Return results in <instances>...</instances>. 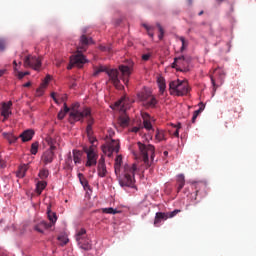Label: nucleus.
Here are the masks:
<instances>
[{"mask_svg":"<svg viewBox=\"0 0 256 256\" xmlns=\"http://www.w3.org/2000/svg\"><path fill=\"white\" fill-rule=\"evenodd\" d=\"M173 69H176V71H181L182 73H187L189 71V68L181 65H172Z\"/></svg>","mask_w":256,"mask_h":256,"instance_id":"obj_38","label":"nucleus"},{"mask_svg":"<svg viewBox=\"0 0 256 256\" xmlns=\"http://www.w3.org/2000/svg\"><path fill=\"white\" fill-rule=\"evenodd\" d=\"M177 191L179 193V191H181V189H183V187H185V175L180 174L177 176Z\"/></svg>","mask_w":256,"mask_h":256,"instance_id":"obj_29","label":"nucleus"},{"mask_svg":"<svg viewBox=\"0 0 256 256\" xmlns=\"http://www.w3.org/2000/svg\"><path fill=\"white\" fill-rule=\"evenodd\" d=\"M86 133H87V136L93 135V126L87 125V127H86Z\"/></svg>","mask_w":256,"mask_h":256,"instance_id":"obj_45","label":"nucleus"},{"mask_svg":"<svg viewBox=\"0 0 256 256\" xmlns=\"http://www.w3.org/2000/svg\"><path fill=\"white\" fill-rule=\"evenodd\" d=\"M98 177H107V165L105 164V156H101L97 164Z\"/></svg>","mask_w":256,"mask_h":256,"instance_id":"obj_12","label":"nucleus"},{"mask_svg":"<svg viewBox=\"0 0 256 256\" xmlns=\"http://www.w3.org/2000/svg\"><path fill=\"white\" fill-rule=\"evenodd\" d=\"M203 109H205V106L200 107L198 110L194 111V115L199 117V115H201V113H203Z\"/></svg>","mask_w":256,"mask_h":256,"instance_id":"obj_48","label":"nucleus"},{"mask_svg":"<svg viewBox=\"0 0 256 256\" xmlns=\"http://www.w3.org/2000/svg\"><path fill=\"white\" fill-rule=\"evenodd\" d=\"M140 129H141V128L135 126V127H133V128L131 129V132H132V133H139Z\"/></svg>","mask_w":256,"mask_h":256,"instance_id":"obj_53","label":"nucleus"},{"mask_svg":"<svg viewBox=\"0 0 256 256\" xmlns=\"http://www.w3.org/2000/svg\"><path fill=\"white\" fill-rule=\"evenodd\" d=\"M100 49L101 51H107L108 53H111V51H113L111 46H100Z\"/></svg>","mask_w":256,"mask_h":256,"instance_id":"obj_46","label":"nucleus"},{"mask_svg":"<svg viewBox=\"0 0 256 256\" xmlns=\"http://www.w3.org/2000/svg\"><path fill=\"white\" fill-rule=\"evenodd\" d=\"M32 69H34V71H41V65H34Z\"/></svg>","mask_w":256,"mask_h":256,"instance_id":"obj_54","label":"nucleus"},{"mask_svg":"<svg viewBox=\"0 0 256 256\" xmlns=\"http://www.w3.org/2000/svg\"><path fill=\"white\" fill-rule=\"evenodd\" d=\"M88 140L90 141L91 145H95V143H97V138H95V136H93V134H90V136H87Z\"/></svg>","mask_w":256,"mask_h":256,"instance_id":"obj_44","label":"nucleus"},{"mask_svg":"<svg viewBox=\"0 0 256 256\" xmlns=\"http://www.w3.org/2000/svg\"><path fill=\"white\" fill-rule=\"evenodd\" d=\"M197 115L196 114H193V117H192V123H195V121H197Z\"/></svg>","mask_w":256,"mask_h":256,"instance_id":"obj_59","label":"nucleus"},{"mask_svg":"<svg viewBox=\"0 0 256 256\" xmlns=\"http://www.w3.org/2000/svg\"><path fill=\"white\" fill-rule=\"evenodd\" d=\"M28 169H29L28 164H23L22 166H20L18 168V171L16 172L17 177H19L20 179H23V177H25V173H27Z\"/></svg>","mask_w":256,"mask_h":256,"instance_id":"obj_27","label":"nucleus"},{"mask_svg":"<svg viewBox=\"0 0 256 256\" xmlns=\"http://www.w3.org/2000/svg\"><path fill=\"white\" fill-rule=\"evenodd\" d=\"M85 63H89V60L81 52L70 57L69 65H85Z\"/></svg>","mask_w":256,"mask_h":256,"instance_id":"obj_11","label":"nucleus"},{"mask_svg":"<svg viewBox=\"0 0 256 256\" xmlns=\"http://www.w3.org/2000/svg\"><path fill=\"white\" fill-rule=\"evenodd\" d=\"M58 241H60V245L63 247L69 243V239L65 236H59Z\"/></svg>","mask_w":256,"mask_h":256,"instance_id":"obj_40","label":"nucleus"},{"mask_svg":"<svg viewBox=\"0 0 256 256\" xmlns=\"http://www.w3.org/2000/svg\"><path fill=\"white\" fill-rule=\"evenodd\" d=\"M155 139L158 142L166 141L167 138L165 137V131L157 129L155 134Z\"/></svg>","mask_w":256,"mask_h":256,"instance_id":"obj_30","label":"nucleus"},{"mask_svg":"<svg viewBox=\"0 0 256 256\" xmlns=\"http://www.w3.org/2000/svg\"><path fill=\"white\" fill-rule=\"evenodd\" d=\"M194 189H195V197L194 200L197 201V195L201 193V191H205L207 189V185L203 182H197L194 184Z\"/></svg>","mask_w":256,"mask_h":256,"instance_id":"obj_22","label":"nucleus"},{"mask_svg":"<svg viewBox=\"0 0 256 256\" xmlns=\"http://www.w3.org/2000/svg\"><path fill=\"white\" fill-rule=\"evenodd\" d=\"M51 81V75H47L42 83L40 84V87L36 89V97H43L45 93V89L49 86V82Z\"/></svg>","mask_w":256,"mask_h":256,"instance_id":"obj_13","label":"nucleus"},{"mask_svg":"<svg viewBox=\"0 0 256 256\" xmlns=\"http://www.w3.org/2000/svg\"><path fill=\"white\" fill-rule=\"evenodd\" d=\"M213 73H214V75L220 77L221 79H222V77H225V70H223V67H221V66L214 68Z\"/></svg>","mask_w":256,"mask_h":256,"instance_id":"obj_32","label":"nucleus"},{"mask_svg":"<svg viewBox=\"0 0 256 256\" xmlns=\"http://www.w3.org/2000/svg\"><path fill=\"white\" fill-rule=\"evenodd\" d=\"M51 227H53V224H50L47 221H40L34 226V229L38 233H45V231H47V229H51Z\"/></svg>","mask_w":256,"mask_h":256,"instance_id":"obj_15","label":"nucleus"},{"mask_svg":"<svg viewBox=\"0 0 256 256\" xmlns=\"http://www.w3.org/2000/svg\"><path fill=\"white\" fill-rule=\"evenodd\" d=\"M157 83H158L160 93H165V90L167 89V84L165 83V78L163 76H158Z\"/></svg>","mask_w":256,"mask_h":256,"instance_id":"obj_25","label":"nucleus"},{"mask_svg":"<svg viewBox=\"0 0 256 256\" xmlns=\"http://www.w3.org/2000/svg\"><path fill=\"white\" fill-rule=\"evenodd\" d=\"M43 62L41 61V58L37 56H26L24 59L25 65H41Z\"/></svg>","mask_w":256,"mask_h":256,"instance_id":"obj_17","label":"nucleus"},{"mask_svg":"<svg viewBox=\"0 0 256 256\" xmlns=\"http://www.w3.org/2000/svg\"><path fill=\"white\" fill-rule=\"evenodd\" d=\"M177 59L178 58H175L174 62L172 63V65H177Z\"/></svg>","mask_w":256,"mask_h":256,"instance_id":"obj_64","label":"nucleus"},{"mask_svg":"<svg viewBox=\"0 0 256 256\" xmlns=\"http://www.w3.org/2000/svg\"><path fill=\"white\" fill-rule=\"evenodd\" d=\"M96 148V145H91L89 148H84V153L87 155L85 167H95V165H97L99 154H97Z\"/></svg>","mask_w":256,"mask_h":256,"instance_id":"obj_7","label":"nucleus"},{"mask_svg":"<svg viewBox=\"0 0 256 256\" xmlns=\"http://www.w3.org/2000/svg\"><path fill=\"white\" fill-rule=\"evenodd\" d=\"M177 213H181V210H174L172 212H157L154 220V225L157 227L161 221H167V219H173L177 215Z\"/></svg>","mask_w":256,"mask_h":256,"instance_id":"obj_10","label":"nucleus"},{"mask_svg":"<svg viewBox=\"0 0 256 256\" xmlns=\"http://www.w3.org/2000/svg\"><path fill=\"white\" fill-rule=\"evenodd\" d=\"M47 215H48V219L50 221V225H55V223H57V214H55V212L51 211V207L47 208Z\"/></svg>","mask_w":256,"mask_h":256,"instance_id":"obj_26","label":"nucleus"},{"mask_svg":"<svg viewBox=\"0 0 256 256\" xmlns=\"http://www.w3.org/2000/svg\"><path fill=\"white\" fill-rule=\"evenodd\" d=\"M143 27H144V29H146V31H147L149 37H151V38L153 39V37H154V35H155V34L153 33L154 27H153V26H149V25H147V24H143Z\"/></svg>","mask_w":256,"mask_h":256,"instance_id":"obj_37","label":"nucleus"},{"mask_svg":"<svg viewBox=\"0 0 256 256\" xmlns=\"http://www.w3.org/2000/svg\"><path fill=\"white\" fill-rule=\"evenodd\" d=\"M170 94L175 95L176 97H183L188 95L191 91L189 83L187 80H174L169 83Z\"/></svg>","mask_w":256,"mask_h":256,"instance_id":"obj_3","label":"nucleus"},{"mask_svg":"<svg viewBox=\"0 0 256 256\" xmlns=\"http://www.w3.org/2000/svg\"><path fill=\"white\" fill-rule=\"evenodd\" d=\"M138 99L144 105V107H155L157 105V98L151 94L149 91H143L138 93Z\"/></svg>","mask_w":256,"mask_h":256,"instance_id":"obj_9","label":"nucleus"},{"mask_svg":"<svg viewBox=\"0 0 256 256\" xmlns=\"http://www.w3.org/2000/svg\"><path fill=\"white\" fill-rule=\"evenodd\" d=\"M211 83L213 85V91H217V84L215 83V78H213V76H211Z\"/></svg>","mask_w":256,"mask_h":256,"instance_id":"obj_50","label":"nucleus"},{"mask_svg":"<svg viewBox=\"0 0 256 256\" xmlns=\"http://www.w3.org/2000/svg\"><path fill=\"white\" fill-rule=\"evenodd\" d=\"M31 85V82H27L25 84H23V87H29Z\"/></svg>","mask_w":256,"mask_h":256,"instance_id":"obj_60","label":"nucleus"},{"mask_svg":"<svg viewBox=\"0 0 256 256\" xmlns=\"http://www.w3.org/2000/svg\"><path fill=\"white\" fill-rule=\"evenodd\" d=\"M66 163L68 165H71V163H73V160L71 159V156L68 157V159L66 160Z\"/></svg>","mask_w":256,"mask_h":256,"instance_id":"obj_57","label":"nucleus"},{"mask_svg":"<svg viewBox=\"0 0 256 256\" xmlns=\"http://www.w3.org/2000/svg\"><path fill=\"white\" fill-rule=\"evenodd\" d=\"M7 70L5 69H0V77H3V75H5Z\"/></svg>","mask_w":256,"mask_h":256,"instance_id":"obj_58","label":"nucleus"},{"mask_svg":"<svg viewBox=\"0 0 256 256\" xmlns=\"http://www.w3.org/2000/svg\"><path fill=\"white\" fill-rule=\"evenodd\" d=\"M27 75H30L29 71H25V72L17 71L16 72V77L18 79H23L24 77H27Z\"/></svg>","mask_w":256,"mask_h":256,"instance_id":"obj_41","label":"nucleus"},{"mask_svg":"<svg viewBox=\"0 0 256 256\" xmlns=\"http://www.w3.org/2000/svg\"><path fill=\"white\" fill-rule=\"evenodd\" d=\"M47 187V182H38L36 186V192L38 195H41L43 193V190Z\"/></svg>","mask_w":256,"mask_h":256,"instance_id":"obj_33","label":"nucleus"},{"mask_svg":"<svg viewBox=\"0 0 256 256\" xmlns=\"http://www.w3.org/2000/svg\"><path fill=\"white\" fill-rule=\"evenodd\" d=\"M188 5H193V0H187Z\"/></svg>","mask_w":256,"mask_h":256,"instance_id":"obj_63","label":"nucleus"},{"mask_svg":"<svg viewBox=\"0 0 256 256\" xmlns=\"http://www.w3.org/2000/svg\"><path fill=\"white\" fill-rule=\"evenodd\" d=\"M163 155H164V157H167L169 155V152L168 151H164Z\"/></svg>","mask_w":256,"mask_h":256,"instance_id":"obj_62","label":"nucleus"},{"mask_svg":"<svg viewBox=\"0 0 256 256\" xmlns=\"http://www.w3.org/2000/svg\"><path fill=\"white\" fill-rule=\"evenodd\" d=\"M118 123L120 127H128L129 126V116L125 112H123L119 118H118Z\"/></svg>","mask_w":256,"mask_h":256,"instance_id":"obj_23","label":"nucleus"},{"mask_svg":"<svg viewBox=\"0 0 256 256\" xmlns=\"http://www.w3.org/2000/svg\"><path fill=\"white\" fill-rule=\"evenodd\" d=\"M39 177L42 179H47L49 177V170H41L39 172Z\"/></svg>","mask_w":256,"mask_h":256,"instance_id":"obj_42","label":"nucleus"},{"mask_svg":"<svg viewBox=\"0 0 256 256\" xmlns=\"http://www.w3.org/2000/svg\"><path fill=\"white\" fill-rule=\"evenodd\" d=\"M39 150V143L35 142L31 145V154L37 155V151Z\"/></svg>","mask_w":256,"mask_h":256,"instance_id":"obj_39","label":"nucleus"},{"mask_svg":"<svg viewBox=\"0 0 256 256\" xmlns=\"http://www.w3.org/2000/svg\"><path fill=\"white\" fill-rule=\"evenodd\" d=\"M85 117L88 119L87 123L90 125V127H93V117H91V109L90 108H84L83 111L75 110V108H72L70 111V123H75L77 121H82V119H85Z\"/></svg>","mask_w":256,"mask_h":256,"instance_id":"obj_4","label":"nucleus"},{"mask_svg":"<svg viewBox=\"0 0 256 256\" xmlns=\"http://www.w3.org/2000/svg\"><path fill=\"white\" fill-rule=\"evenodd\" d=\"M51 97H52V99L55 101V103H59V101L57 100V93L52 92V93H51Z\"/></svg>","mask_w":256,"mask_h":256,"instance_id":"obj_51","label":"nucleus"},{"mask_svg":"<svg viewBox=\"0 0 256 256\" xmlns=\"http://www.w3.org/2000/svg\"><path fill=\"white\" fill-rule=\"evenodd\" d=\"M0 51H5V39L0 38Z\"/></svg>","mask_w":256,"mask_h":256,"instance_id":"obj_47","label":"nucleus"},{"mask_svg":"<svg viewBox=\"0 0 256 256\" xmlns=\"http://www.w3.org/2000/svg\"><path fill=\"white\" fill-rule=\"evenodd\" d=\"M67 69H68V71H71V69H73V65H68Z\"/></svg>","mask_w":256,"mask_h":256,"instance_id":"obj_61","label":"nucleus"},{"mask_svg":"<svg viewBox=\"0 0 256 256\" xmlns=\"http://www.w3.org/2000/svg\"><path fill=\"white\" fill-rule=\"evenodd\" d=\"M143 127L146 131H155L153 129V124H151V116H149V114L143 115Z\"/></svg>","mask_w":256,"mask_h":256,"instance_id":"obj_20","label":"nucleus"},{"mask_svg":"<svg viewBox=\"0 0 256 256\" xmlns=\"http://www.w3.org/2000/svg\"><path fill=\"white\" fill-rule=\"evenodd\" d=\"M99 73L108 74L110 80L112 81L114 87L118 90L124 89L121 85V80L124 84H129V77H131V73H133V66L128 65H120L118 69H109L107 66H100L99 68H95L93 77H97ZM121 79V80H120Z\"/></svg>","mask_w":256,"mask_h":256,"instance_id":"obj_1","label":"nucleus"},{"mask_svg":"<svg viewBox=\"0 0 256 256\" xmlns=\"http://www.w3.org/2000/svg\"><path fill=\"white\" fill-rule=\"evenodd\" d=\"M123 107V100H118L115 102V104L112 106V109H121Z\"/></svg>","mask_w":256,"mask_h":256,"instance_id":"obj_43","label":"nucleus"},{"mask_svg":"<svg viewBox=\"0 0 256 256\" xmlns=\"http://www.w3.org/2000/svg\"><path fill=\"white\" fill-rule=\"evenodd\" d=\"M75 239L80 249H83L84 251H91V249L93 248V245L91 244V240L87 238V230H85V228L77 230Z\"/></svg>","mask_w":256,"mask_h":256,"instance_id":"obj_6","label":"nucleus"},{"mask_svg":"<svg viewBox=\"0 0 256 256\" xmlns=\"http://www.w3.org/2000/svg\"><path fill=\"white\" fill-rule=\"evenodd\" d=\"M136 164H125L123 167L122 177L119 179L121 187H135Z\"/></svg>","mask_w":256,"mask_h":256,"instance_id":"obj_2","label":"nucleus"},{"mask_svg":"<svg viewBox=\"0 0 256 256\" xmlns=\"http://www.w3.org/2000/svg\"><path fill=\"white\" fill-rule=\"evenodd\" d=\"M181 128V124H179V127L174 132V137H179V129Z\"/></svg>","mask_w":256,"mask_h":256,"instance_id":"obj_55","label":"nucleus"},{"mask_svg":"<svg viewBox=\"0 0 256 256\" xmlns=\"http://www.w3.org/2000/svg\"><path fill=\"white\" fill-rule=\"evenodd\" d=\"M45 141L50 147V149H48V150L55 151V149H57V146H55V145H57V140H55L53 137L47 136Z\"/></svg>","mask_w":256,"mask_h":256,"instance_id":"obj_28","label":"nucleus"},{"mask_svg":"<svg viewBox=\"0 0 256 256\" xmlns=\"http://www.w3.org/2000/svg\"><path fill=\"white\" fill-rule=\"evenodd\" d=\"M73 161L75 165H81V161L83 159V152L80 150H73Z\"/></svg>","mask_w":256,"mask_h":256,"instance_id":"obj_24","label":"nucleus"},{"mask_svg":"<svg viewBox=\"0 0 256 256\" xmlns=\"http://www.w3.org/2000/svg\"><path fill=\"white\" fill-rule=\"evenodd\" d=\"M156 27H158V31H159V35H158V38L161 40H163V37H165V30L163 29V26H161L160 23H157L156 24Z\"/></svg>","mask_w":256,"mask_h":256,"instance_id":"obj_36","label":"nucleus"},{"mask_svg":"<svg viewBox=\"0 0 256 256\" xmlns=\"http://www.w3.org/2000/svg\"><path fill=\"white\" fill-rule=\"evenodd\" d=\"M55 158V153L53 150H46L42 155V161L44 165H49V163H53V159Z\"/></svg>","mask_w":256,"mask_h":256,"instance_id":"obj_16","label":"nucleus"},{"mask_svg":"<svg viewBox=\"0 0 256 256\" xmlns=\"http://www.w3.org/2000/svg\"><path fill=\"white\" fill-rule=\"evenodd\" d=\"M34 135L35 132L33 130H26L20 134L19 137L22 139L23 143H27V141H31V139H33Z\"/></svg>","mask_w":256,"mask_h":256,"instance_id":"obj_21","label":"nucleus"},{"mask_svg":"<svg viewBox=\"0 0 256 256\" xmlns=\"http://www.w3.org/2000/svg\"><path fill=\"white\" fill-rule=\"evenodd\" d=\"M180 41L182 43V49H185V47H186L185 38L184 37H180Z\"/></svg>","mask_w":256,"mask_h":256,"instance_id":"obj_52","label":"nucleus"},{"mask_svg":"<svg viewBox=\"0 0 256 256\" xmlns=\"http://www.w3.org/2000/svg\"><path fill=\"white\" fill-rule=\"evenodd\" d=\"M149 59H151V54L150 53L142 55V60L143 61H149Z\"/></svg>","mask_w":256,"mask_h":256,"instance_id":"obj_49","label":"nucleus"},{"mask_svg":"<svg viewBox=\"0 0 256 256\" xmlns=\"http://www.w3.org/2000/svg\"><path fill=\"white\" fill-rule=\"evenodd\" d=\"M15 141H17V137H15V136H10L9 142H10V143H15Z\"/></svg>","mask_w":256,"mask_h":256,"instance_id":"obj_56","label":"nucleus"},{"mask_svg":"<svg viewBox=\"0 0 256 256\" xmlns=\"http://www.w3.org/2000/svg\"><path fill=\"white\" fill-rule=\"evenodd\" d=\"M78 178H79V181H80L81 185L84 188L89 187V182L87 181V179H85V176H83V174L79 173Z\"/></svg>","mask_w":256,"mask_h":256,"instance_id":"obj_35","label":"nucleus"},{"mask_svg":"<svg viewBox=\"0 0 256 256\" xmlns=\"http://www.w3.org/2000/svg\"><path fill=\"white\" fill-rule=\"evenodd\" d=\"M140 157L142 158V161L147 165V167H151V163H149V157L151 161L155 159V146L149 144L145 145L141 142L137 143Z\"/></svg>","mask_w":256,"mask_h":256,"instance_id":"obj_5","label":"nucleus"},{"mask_svg":"<svg viewBox=\"0 0 256 256\" xmlns=\"http://www.w3.org/2000/svg\"><path fill=\"white\" fill-rule=\"evenodd\" d=\"M91 43H93V40L87 37V35L83 34L80 37V47L78 48V51L79 49L80 51H85V48L87 47V45H91Z\"/></svg>","mask_w":256,"mask_h":256,"instance_id":"obj_18","label":"nucleus"},{"mask_svg":"<svg viewBox=\"0 0 256 256\" xmlns=\"http://www.w3.org/2000/svg\"><path fill=\"white\" fill-rule=\"evenodd\" d=\"M71 111L70 108L67 107V103H64V110H60L58 113V119L62 121V119H65V115H67Z\"/></svg>","mask_w":256,"mask_h":256,"instance_id":"obj_31","label":"nucleus"},{"mask_svg":"<svg viewBox=\"0 0 256 256\" xmlns=\"http://www.w3.org/2000/svg\"><path fill=\"white\" fill-rule=\"evenodd\" d=\"M121 149V144L119 143V140H108L106 144L102 145V151L104 155H107V157H112L113 153H119V150Z\"/></svg>","mask_w":256,"mask_h":256,"instance_id":"obj_8","label":"nucleus"},{"mask_svg":"<svg viewBox=\"0 0 256 256\" xmlns=\"http://www.w3.org/2000/svg\"><path fill=\"white\" fill-rule=\"evenodd\" d=\"M123 164V156L117 155L115 158L114 171L116 175H121V165Z\"/></svg>","mask_w":256,"mask_h":256,"instance_id":"obj_19","label":"nucleus"},{"mask_svg":"<svg viewBox=\"0 0 256 256\" xmlns=\"http://www.w3.org/2000/svg\"><path fill=\"white\" fill-rule=\"evenodd\" d=\"M102 213H106L108 215H117V213H121V211L113 208H103Z\"/></svg>","mask_w":256,"mask_h":256,"instance_id":"obj_34","label":"nucleus"},{"mask_svg":"<svg viewBox=\"0 0 256 256\" xmlns=\"http://www.w3.org/2000/svg\"><path fill=\"white\" fill-rule=\"evenodd\" d=\"M11 107H13V102L11 101L2 103L1 115L4 117L3 121H7V119H9V115L12 114Z\"/></svg>","mask_w":256,"mask_h":256,"instance_id":"obj_14","label":"nucleus"}]
</instances>
